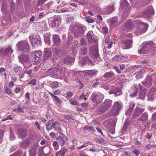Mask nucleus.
I'll use <instances>...</instances> for the list:
<instances>
[{
  "mask_svg": "<svg viewBox=\"0 0 156 156\" xmlns=\"http://www.w3.org/2000/svg\"><path fill=\"white\" fill-rule=\"evenodd\" d=\"M122 106V104L120 101L115 102L112 108L110 110V114L112 115H118Z\"/></svg>",
  "mask_w": 156,
  "mask_h": 156,
  "instance_id": "20e7f679",
  "label": "nucleus"
},
{
  "mask_svg": "<svg viewBox=\"0 0 156 156\" xmlns=\"http://www.w3.org/2000/svg\"><path fill=\"white\" fill-rule=\"evenodd\" d=\"M53 147H54V149L55 150H57L59 147L58 143L57 141H54L52 144Z\"/></svg>",
  "mask_w": 156,
  "mask_h": 156,
  "instance_id": "6e6d98bb",
  "label": "nucleus"
},
{
  "mask_svg": "<svg viewBox=\"0 0 156 156\" xmlns=\"http://www.w3.org/2000/svg\"><path fill=\"white\" fill-rule=\"evenodd\" d=\"M49 94L51 95V98L53 100H54L56 101H57L59 103H60V100L59 98L57 96L54 95L51 92H48Z\"/></svg>",
  "mask_w": 156,
  "mask_h": 156,
  "instance_id": "79ce46f5",
  "label": "nucleus"
},
{
  "mask_svg": "<svg viewBox=\"0 0 156 156\" xmlns=\"http://www.w3.org/2000/svg\"><path fill=\"white\" fill-rule=\"evenodd\" d=\"M46 128L47 130H49L52 129V125H51V122L48 121L46 125Z\"/></svg>",
  "mask_w": 156,
  "mask_h": 156,
  "instance_id": "bf43d9fd",
  "label": "nucleus"
},
{
  "mask_svg": "<svg viewBox=\"0 0 156 156\" xmlns=\"http://www.w3.org/2000/svg\"><path fill=\"white\" fill-rule=\"evenodd\" d=\"M0 51H2L3 54L5 55L9 54H11L13 52V51L10 46L6 48H2Z\"/></svg>",
  "mask_w": 156,
  "mask_h": 156,
  "instance_id": "bb28decb",
  "label": "nucleus"
},
{
  "mask_svg": "<svg viewBox=\"0 0 156 156\" xmlns=\"http://www.w3.org/2000/svg\"><path fill=\"white\" fill-rule=\"evenodd\" d=\"M113 73L112 72H108L105 73L101 77V80L106 81L111 78L113 76Z\"/></svg>",
  "mask_w": 156,
  "mask_h": 156,
  "instance_id": "6ab92c4d",
  "label": "nucleus"
},
{
  "mask_svg": "<svg viewBox=\"0 0 156 156\" xmlns=\"http://www.w3.org/2000/svg\"><path fill=\"white\" fill-rule=\"evenodd\" d=\"M78 42L76 40H74L72 46V50L73 51H75L78 48Z\"/></svg>",
  "mask_w": 156,
  "mask_h": 156,
  "instance_id": "a19ab883",
  "label": "nucleus"
},
{
  "mask_svg": "<svg viewBox=\"0 0 156 156\" xmlns=\"http://www.w3.org/2000/svg\"><path fill=\"white\" fill-rule=\"evenodd\" d=\"M44 39L46 44L48 46H50L51 43L50 34H45L44 36Z\"/></svg>",
  "mask_w": 156,
  "mask_h": 156,
  "instance_id": "cd10ccee",
  "label": "nucleus"
},
{
  "mask_svg": "<svg viewBox=\"0 0 156 156\" xmlns=\"http://www.w3.org/2000/svg\"><path fill=\"white\" fill-rule=\"evenodd\" d=\"M73 95V93L71 91L68 92L66 94V97L69 98H71Z\"/></svg>",
  "mask_w": 156,
  "mask_h": 156,
  "instance_id": "052dcab7",
  "label": "nucleus"
},
{
  "mask_svg": "<svg viewBox=\"0 0 156 156\" xmlns=\"http://www.w3.org/2000/svg\"><path fill=\"white\" fill-rule=\"evenodd\" d=\"M152 77L150 76L147 75L146 76L144 81L142 82L141 83L147 87H149L152 85Z\"/></svg>",
  "mask_w": 156,
  "mask_h": 156,
  "instance_id": "4468645a",
  "label": "nucleus"
},
{
  "mask_svg": "<svg viewBox=\"0 0 156 156\" xmlns=\"http://www.w3.org/2000/svg\"><path fill=\"white\" fill-rule=\"evenodd\" d=\"M118 18L116 16L112 17L107 20V22L110 26H113L117 22Z\"/></svg>",
  "mask_w": 156,
  "mask_h": 156,
  "instance_id": "393cba45",
  "label": "nucleus"
},
{
  "mask_svg": "<svg viewBox=\"0 0 156 156\" xmlns=\"http://www.w3.org/2000/svg\"><path fill=\"white\" fill-rule=\"evenodd\" d=\"M23 64L24 67L27 68L30 67L32 66V64L29 59Z\"/></svg>",
  "mask_w": 156,
  "mask_h": 156,
  "instance_id": "8fccbe9b",
  "label": "nucleus"
},
{
  "mask_svg": "<svg viewBox=\"0 0 156 156\" xmlns=\"http://www.w3.org/2000/svg\"><path fill=\"white\" fill-rule=\"evenodd\" d=\"M80 53L83 55H85L87 53L86 48H83L81 49Z\"/></svg>",
  "mask_w": 156,
  "mask_h": 156,
  "instance_id": "4d7b16f0",
  "label": "nucleus"
},
{
  "mask_svg": "<svg viewBox=\"0 0 156 156\" xmlns=\"http://www.w3.org/2000/svg\"><path fill=\"white\" fill-rule=\"evenodd\" d=\"M51 85L53 88H55L58 87L59 84L58 82L54 81L51 83Z\"/></svg>",
  "mask_w": 156,
  "mask_h": 156,
  "instance_id": "5fc2aeb1",
  "label": "nucleus"
},
{
  "mask_svg": "<svg viewBox=\"0 0 156 156\" xmlns=\"http://www.w3.org/2000/svg\"><path fill=\"white\" fill-rule=\"evenodd\" d=\"M74 33V36L77 38L81 36L86 30V27L83 25L79 23H73L72 24L69 29Z\"/></svg>",
  "mask_w": 156,
  "mask_h": 156,
  "instance_id": "f257e3e1",
  "label": "nucleus"
},
{
  "mask_svg": "<svg viewBox=\"0 0 156 156\" xmlns=\"http://www.w3.org/2000/svg\"><path fill=\"white\" fill-rule=\"evenodd\" d=\"M29 39L31 40L32 39V41H31V42L32 45L33 47L36 48L38 46H40L41 45V38L39 36H38L35 37L33 36H30Z\"/></svg>",
  "mask_w": 156,
  "mask_h": 156,
  "instance_id": "6e6552de",
  "label": "nucleus"
},
{
  "mask_svg": "<svg viewBox=\"0 0 156 156\" xmlns=\"http://www.w3.org/2000/svg\"><path fill=\"white\" fill-rule=\"evenodd\" d=\"M47 0H37V5H43Z\"/></svg>",
  "mask_w": 156,
  "mask_h": 156,
  "instance_id": "69168bd1",
  "label": "nucleus"
},
{
  "mask_svg": "<svg viewBox=\"0 0 156 156\" xmlns=\"http://www.w3.org/2000/svg\"><path fill=\"white\" fill-rule=\"evenodd\" d=\"M80 63L81 65L83 66L86 64H91V62L89 57L87 56L84 57L80 60Z\"/></svg>",
  "mask_w": 156,
  "mask_h": 156,
  "instance_id": "aec40b11",
  "label": "nucleus"
},
{
  "mask_svg": "<svg viewBox=\"0 0 156 156\" xmlns=\"http://www.w3.org/2000/svg\"><path fill=\"white\" fill-rule=\"evenodd\" d=\"M16 46L18 49L23 52H27L29 51L30 46L26 41H19L17 43Z\"/></svg>",
  "mask_w": 156,
  "mask_h": 156,
  "instance_id": "423d86ee",
  "label": "nucleus"
},
{
  "mask_svg": "<svg viewBox=\"0 0 156 156\" xmlns=\"http://www.w3.org/2000/svg\"><path fill=\"white\" fill-rule=\"evenodd\" d=\"M108 93L109 94H114L115 96H117L122 94V92L120 89L119 88H115L114 89H112L110 90Z\"/></svg>",
  "mask_w": 156,
  "mask_h": 156,
  "instance_id": "412c9836",
  "label": "nucleus"
},
{
  "mask_svg": "<svg viewBox=\"0 0 156 156\" xmlns=\"http://www.w3.org/2000/svg\"><path fill=\"white\" fill-rule=\"evenodd\" d=\"M18 131L20 136L22 138L25 137L27 135L26 131L23 129H19Z\"/></svg>",
  "mask_w": 156,
  "mask_h": 156,
  "instance_id": "c9c22d12",
  "label": "nucleus"
},
{
  "mask_svg": "<svg viewBox=\"0 0 156 156\" xmlns=\"http://www.w3.org/2000/svg\"><path fill=\"white\" fill-rule=\"evenodd\" d=\"M52 127L55 131L61 130L60 124L57 122H55L52 124Z\"/></svg>",
  "mask_w": 156,
  "mask_h": 156,
  "instance_id": "c85d7f7f",
  "label": "nucleus"
},
{
  "mask_svg": "<svg viewBox=\"0 0 156 156\" xmlns=\"http://www.w3.org/2000/svg\"><path fill=\"white\" fill-rule=\"evenodd\" d=\"M13 70L16 73H19L21 71L22 68L20 66H15Z\"/></svg>",
  "mask_w": 156,
  "mask_h": 156,
  "instance_id": "de8ad7c7",
  "label": "nucleus"
},
{
  "mask_svg": "<svg viewBox=\"0 0 156 156\" xmlns=\"http://www.w3.org/2000/svg\"><path fill=\"white\" fill-rule=\"evenodd\" d=\"M144 110L145 109L144 108L137 107L134 110L133 115L135 117H137L142 112H144Z\"/></svg>",
  "mask_w": 156,
  "mask_h": 156,
  "instance_id": "5701e85b",
  "label": "nucleus"
},
{
  "mask_svg": "<svg viewBox=\"0 0 156 156\" xmlns=\"http://www.w3.org/2000/svg\"><path fill=\"white\" fill-rule=\"evenodd\" d=\"M148 114L146 112L143 113L140 117L137 119V124L141 125L144 123L148 120Z\"/></svg>",
  "mask_w": 156,
  "mask_h": 156,
  "instance_id": "9d476101",
  "label": "nucleus"
},
{
  "mask_svg": "<svg viewBox=\"0 0 156 156\" xmlns=\"http://www.w3.org/2000/svg\"><path fill=\"white\" fill-rule=\"evenodd\" d=\"M91 98L94 105L96 106L102 101L104 98V95L100 92H94L92 93Z\"/></svg>",
  "mask_w": 156,
  "mask_h": 156,
  "instance_id": "f03ea898",
  "label": "nucleus"
},
{
  "mask_svg": "<svg viewBox=\"0 0 156 156\" xmlns=\"http://www.w3.org/2000/svg\"><path fill=\"white\" fill-rule=\"evenodd\" d=\"M43 148H44L42 147H40L39 149V154L41 155H42V154H44L45 155H48L49 153V148L48 147H47V148H46L44 149L45 151V150L47 151V152L46 153H44V151L43 150Z\"/></svg>",
  "mask_w": 156,
  "mask_h": 156,
  "instance_id": "2f4dec72",
  "label": "nucleus"
},
{
  "mask_svg": "<svg viewBox=\"0 0 156 156\" xmlns=\"http://www.w3.org/2000/svg\"><path fill=\"white\" fill-rule=\"evenodd\" d=\"M132 111L133 109L131 108H129V109L126 112V114L127 115L129 116L130 115H131Z\"/></svg>",
  "mask_w": 156,
  "mask_h": 156,
  "instance_id": "338daca9",
  "label": "nucleus"
},
{
  "mask_svg": "<svg viewBox=\"0 0 156 156\" xmlns=\"http://www.w3.org/2000/svg\"><path fill=\"white\" fill-rule=\"evenodd\" d=\"M68 40L66 42V45H70L73 41V37L72 35L69 33L68 34Z\"/></svg>",
  "mask_w": 156,
  "mask_h": 156,
  "instance_id": "e433bc0d",
  "label": "nucleus"
},
{
  "mask_svg": "<svg viewBox=\"0 0 156 156\" xmlns=\"http://www.w3.org/2000/svg\"><path fill=\"white\" fill-rule=\"evenodd\" d=\"M61 22V17L58 16H55L51 22V24L52 27H55L59 24Z\"/></svg>",
  "mask_w": 156,
  "mask_h": 156,
  "instance_id": "dca6fc26",
  "label": "nucleus"
},
{
  "mask_svg": "<svg viewBox=\"0 0 156 156\" xmlns=\"http://www.w3.org/2000/svg\"><path fill=\"white\" fill-rule=\"evenodd\" d=\"M89 54L93 58H98L99 57L98 48L96 45L91 47L90 48Z\"/></svg>",
  "mask_w": 156,
  "mask_h": 156,
  "instance_id": "1a4fd4ad",
  "label": "nucleus"
},
{
  "mask_svg": "<svg viewBox=\"0 0 156 156\" xmlns=\"http://www.w3.org/2000/svg\"><path fill=\"white\" fill-rule=\"evenodd\" d=\"M134 89L135 90V91L133 93L130 94V95L131 97H133L136 96L138 92L137 88L136 85H134Z\"/></svg>",
  "mask_w": 156,
  "mask_h": 156,
  "instance_id": "a18cd8bd",
  "label": "nucleus"
},
{
  "mask_svg": "<svg viewBox=\"0 0 156 156\" xmlns=\"http://www.w3.org/2000/svg\"><path fill=\"white\" fill-rule=\"evenodd\" d=\"M122 46L123 49H129L131 48L132 45V40L131 39L126 40L122 41Z\"/></svg>",
  "mask_w": 156,
  "mask_h": 156,
  "instance_id": "f8f14e48",
  "label": "nucleus"
},
{
  "mask_svg": "<svg viewBox=\"0 0 156 156\" xmlns=\"http://www.w3.org/2000/svg\"><path fill=\"white\" fill-rule=\"evenodd\" d=\"M144 71V70H140V71H137L136 72V74H137V75H136L135 76L136 78V79L138 80L142 77L141 73H142L143 71Z\"/></svg>",
  "mask_w": 156,
  "mask_h": 156,
  "instance_id": "49530a36",
  "label": "nucleus"
},
{
  "mask_svg": "<svg viewBox=\"0 0 156 156\" xmlns=\"http://www.w3.org/2000/svg\"><path fill=\"white\" fill-rule=\"evenodd\" d=\"M62 61H63L62 62L65 63H69V64H72L74 61V59L73 58L67 56L63 60H62Z\"/></svg>",
  "mask_w": 156,
  "mask_h": 156,
  "instance_id": "7c9ffc66",
  "label": "nucleus"
},
{
  "mask_svg": "<svg viewBox=\"0 0 156 156\" xmlns=\"http://www.w3.org/2000/svg\"><path fill=\"white\" fill-rule=\"evenodd\" d=\"M53 41L54 44L56 46L59 45L61 43V39L59 35L53 34L52 36Z\"/></svg>",
  "mask_w": 156,
  "mask_h": 156,
  "instance_id": "f3484780",
  "label": "nucleus"
},
{
  "mask_svg": "<svg viewBox=\"0 0 156 156\" xmlns=\"http://www.w3.org/2000/svg\"><path fill=\"white\" fill-rule=\"evenodd\" d=\"M44 58L47 59L51 57L52 55V51L49 49L45 48L44 49Z\"/></svg>",
  "mask_w": 156,
  "mask_h": 156,
  "instance_id": "b1692460",
  "label": "nucleus"
},
{
  "mask_svg": "<svg viewBox=\"0 0 156 156\" xmlns=\"http://www.w3.org/2000/svg\"><path fill=\"white\" fill-rule=\"evenodd\" d=\"M38 147L37 146H35L32 147L29 151L30 154L29 156H36L37 150Z\"/></svg>",
  "mask_w": 156,
  "mask_h": 156,
  "instance_id": "a878e982",
  "label": "nucleus"
},
{
  "mask_svg": "<svg viewBox=\"0 0 156 156\" xmlns=\"http://www.w3.org/2000/svg\"><path fill=\"white\" fill-rule=\"evenodd\" d=\"M67 139L66 136L64 134L62 133L60 136L57 137V141L61 146H63L66 143Z\"/></svg>",
  "mask_w": 156,
  "mask_h": 156,
  "instance_id": "ddd939ff",
  "label": "nucleus"
},
{
  "mask_svg": "<svg viewBox=\"0 0 156 156\" xmlns=\"http://www.w3.org/2000/svg\"><path fill=\"white\" fill-rule=\"evenodd\" d=\"M69 102L72 105H75L76 104V101L74 100L73 98L69 100Z\"/></svg>",
  "mask_w": 156,
  "mask_h": 156,
  "instance_id": "e2e57ef3",
  "label": "nucleus"
},
{
  "mask_svg": "<svg viewBox=\"0 0 156 156\" xmlns=\"http://www.w3.org/2000/svg\"><path fill=\"white\" fill-rule=\"evenodd\" d=\"M62 51L59 48H56L55 49L54 54L55 55H58L61 53Z\"/></svg>",
  "mask_w": 156,
  "mask_h": 156,
  "instance_id": "09e8293b",
  "label": "nucleus"
},
{
  "mask_svg": "<svg viewBox=\"0 0 156 156\" xmlns=\"http://www.w3.org/2000/svg\"><path fill=\"white\" fill-rule=\"evenodd\" d=\"M135 23L137 24H140V27L137 29L136 32L139 34L145 33L148 27V25L147 24L144 23L140 20H137L135 21Z\"/></svg>",
  "mask_w": 156,
  "mask_h": 156,
  "instance_id": "0eeeda50",
  "label": "nucleus"
},
{
  "mask_svg": "<svg viewBox=\"0 0 156 156\" xmlns=\"http://www.w3.org/2000/svg\"><path fill=\"white\" fill-rule=\"evenodd\" d=\"M86 21L89 23H92L94 22V20L90 16H87L85 18Z\"/></svg>",
  "mask_w": 156,
  "mask_h": 156,
  "instance_id": "3c124183",
  "label": "nucleus"
},
{
  "mask_svg": "<svg viewBox=\"0 0 156 156\" xmlns=\"http://www.w3.org/2000/svg\"><path fill=\"white\" fill-rule=\"evenodd\" d=\"M87 37L88 41L90 43H93L95 41V39L93 35V32L91 31H89L87 34Z\"/></svg>",
  "mask_w": 156,
  "mask_h": 156,
  "instance_id": "4be33fe9",
  "label": "nucleus"
},
{
  "mask_svg": "<svg viewBox=\"0 0 156 156\" xmlns=\"http://www.w3.org/2000/svg\"><path fill=\"white\" fill-rule=\"evenodd\" d=\"M30 141L28 139H26L21 144V147L24 148L29 146Z\"/></svg>",
  "mask_w": 156,
  "mask_h": 156,
  "instance_id": "473e14b6",
  "label": "nucleus"
},
{
  "mask_svg": "<svg viewBox=\"0 0 156 156\" xmlns=\"http://www.w3.org/2000/svg\"><path fill=\"white\" fill-rule=\"evenodd\" d=\"M90 143L89 142L87 143H85L83 144V145H81L80 147H76L77 150H79L80 149H82L83 148L85 147H87L88 144H90Z\"/></svg>",
  "mask_w": 156,
  "mask_h": 156,
  "instance_id": "603ef678",
  "label": "nucleus"
},
{
  "mask_svg": "<svg viewBox=\"0 0 156 156\" xmlns=\"http://www.w3.org/2000/svg\"><path fill=\"white\" fill-rule=\"evenodd\" d=\"M154 97L153 94H151V92L149 93L148 94V101H152L153 100Z\"/></svg>",
  "mask_w": 156,
  "mask_h": 156,
  "instance_id": "864d4df0",
  "label": "nucleus"
},
{
  "mask_svg": "<svg viewBox=\"0 0 156 156\" xmlns=\"http://www.w3.org/2000/svg\"><path fill=\"white\" fill-rule=\"evenodd\" d=\"M83 130H87L89 132H92L94 133L95 131L94 128L93 127L90 126H86L83 127Z\"/></svg>",
  "mask_w": 156,
  "mask_h": 156,
  "instance_id": "37998d69",
  "label": "nucleus"
},
{
  "mask_svg": "<svg viewBox=\"0 0 156 156\" xmlns=\"http://www.w3.org/2000/svg\"><path fill=\"white\" fill-rule=\"evenodd\" d=\"M120 5L123 8L126 9L128 8L129 4L126 0H122L121 1Z\"/></svg>",
  "mask_w": 156,
  "mask_h": 156,
  "instance_id": "4c0bfd02",
  "label": "nucleus"
},
{
  "mask_svg": "<svg viewBox=\"0 0 156 156\" xmlns=\"http://www.w3.org/2000/svg\"><path fill=\"white\" fill-rule=\"evenodd\" d=\"M154 46V44L151 41L144 42L141 45V48L138 51V53L139 54L146 53L152 49Z\"/></svg>",
  "mask_w": 156,
  "mask_h": 156,
  "instance_id": "7ed1b4c3",
  "label": "nucleus"
},
{
  "mask_svg": "<svg viewBox=\"0 0 156 156\" xmlns=\"http://www.w3.org/2000/svg\"><path fill=\"white\" fill-rule=\"evenodd\" d=\"M128 122L127 121H126L124 122L123 128L122 130L121 133H122L125 132L128 128Z\"/></svg>",
  "mask_w": 156,
  "mask_h": 156,
  "instance_id": "c03bdc74",
  "label": "nucleus"
},
{
  "mask_svg": "<svg viewBox=\"0 0 156 156\" xmlns=\"http://www.w3.org/2000/svg\"><path fill=\"white\" fill-rule=\"evenodd\" d=\"M127 57H126L122 56H120L119 55H117L115 56L112 59L113 60L118 61L121 59H125L127 58Z\"/></svg>",
  "mask_w": 156,
  "mask_h": 156,
  "instance_id": "ea45409f",
  "label": "nucleus"
},
{
  "mask_svg": "<svg viewBox=\"0 0 156 156\" xmlns=\"http://www.w3.org/2000/svg\"><path fill=\"white\" fill-rule=\"evenodd\" d=\"M32 54L35 62H38L41 61V58L42 55L41 51H36L33 52Z\"/></svg>",
  "mask_w": 156,
  "mask_h": 156,
  "instance_id": "9b49d317",
  "label": "nucleus"
},
{
  "mask_svg": "<svg viewBox=\"0 0 156 156\" xmlns=\"http://www.w3.org/2000/svg\"><path fill=\"white\" fill-rule=\"evenodd\" d=\"M112 102V101L110 99H106L98 108L100 113L108 110L110 108Z\"/></svg>",
  "mask_w": 156,
  "mask_h": 156,
  "instance_id": "39448f33",
  "label": "nucleus"
},
{
  "mask_svg": "<svg viewBox=\"0 0 156 156\" xmlns=\"http://www.w3.org/2000/svg\"><path fill=\"white\" fill-rule=\"evenodd\" d=\"M76 81H77V80H78V83L79 85V86L80 87V89H81L83 87V84L81 82V81L79 80L77 78H76Z\"/></svg>",
  "mask_w": 156,
  "mask_h": 156,
  "instance_id": "0e129e2a",
  "label": "nucleus"
},
{
  "mask_svg": "<svg viewBox=\"0 0 156 156\" xmlns=\"http://www.w3.org/2000/svg\"><path fill=\"white\" fill-rule=\"evenodd\" d=\"M147 92V89H144L141 90L139 94V98L140 99L144 100L146 94Z\"/></svg>",
  "mask_w": 156,
  "mask_h": 156,
  "instance_id": "c756f323",
  "label": "nucleus"
},
{
  "mask_svg": "<svg viewBox=\"0 0 156 156\" xmlns=\"http://www.w3.org/2000/svg\"><path fill=\"white\" fill-rule=\"evenodd\" d=\"M4 90L8 94H10L11 93L10 89L7 87H5Z\"/></svg>",
  "mask_w": 156,
  "mask_h": 156,
  "instance_id": "680f3d73",
  "label": "nucleus"
},
{
  "mask_svg": "<svg viewBox=\"0 0 156 156\" xmlns=\"http://www.w3.org/2000/svg\"><path fill=\"white\" fill-rule=\"evenodd\" d=\"M130 155V154L129 152H126V151H124L122 152V156H129Z\"/></svg>",
  "mask_w": 156,
  "mask_h": 156,
  "instance_id": "774afa93",
  "label": "nucleus"
},
{
  "mask_svg": "<svg viewBox=\"0 0 156 156\" xmlns=\"http://www.w3.org/2000/svg\"><path fill=\"white\" fill-rule=\"evenodd\" d=\"M154 11L152 9H150L147 10L142 13L141 16L147 18H150L151 17L154 15Z\"/></svg>",
  "mask_w": 156,
  "mask_h": 156,
  "instance_id": "2eb2a0df",
  "label": "nucleus"
},
{
  "mask_svg": "<svg viewBox=\"0 0 156 156\" xmlns=\"http://www.w3.org/2000/svg\"><path fill=\"white\" fill-rule=\"evenodd\" d=\"M98 71L97 70H93L88 71L87 73V74L90 77H92L95 76L98 73Z\"/></svg>",
  "mask_w": 156,
  "mask_h": 156,
  "instance_id": "58836bf2",
  "label": "nucleus"
},
{
  "mask_svg": "<svg viewBox=\"0 0 156 156\" xmlns=\"http://www.w3.org/2000/svg\"><path fill=\"white\" fill-rule=\"evenodd\" d=\"M96 141L101 144L104 145L105 143L103 140H102L98 138H96L95 139Z\"/></svg>",
  "mask_w": 156,
  "mask_h": 156,
  "instance_id": "13d9d810",
  "label": "nucleus"
},
{
  "mask_svg": "<svg viewBox=\"0 0 156 156\" xmlns=\"http://www.w3.org/2000/svg\"><path fill=\"white\" fill-rule=\"evenodd\" d=\"M18 57L19 62L23 64L29 59V56L24 54L20 55Z\"/></svg>",
  "mask_w": 156,
  "mask_h": 156,
  "instance_id": "a211bd4d",
  "label": "nucleus"
},
{
  "mask_svg": "<svg viewBox=\"0 0 156 156\" xmlns=\"http://www.w3.org/2000/svg\"><path fill=\"white\" fill-rule=\"evenodd\" d=\"M125 26L126 28L128 29H131L133 27V23L131 20H129L127 21L125 23Z\"/></svg>",
  "mask_w": 156,
  "mask_h": 156,
  "instance_id": "f704fd0d",
  "label": "nucleus"
},
{
  "mask_svg": "<svg viewBox=\"0 0 156 156\" xmlns=\"http://www.w3.org/2000/svg\"><path fill=\"white\" fill-rule=\"evenodd\" d=\"M114 10L113 5L108 6L105 9L106 13L107 14H110L112 13Z\"/></svg>",
  "mask_w": 156,
  "mask_h": 156,
  "instance_id": "72a5a7b5",
  "label": "nucleus"
}]
</instances>
